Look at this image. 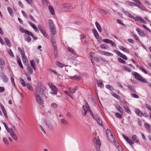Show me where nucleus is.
I'll list each match as a JSON object with an SVG mask.
<instances>
[{
    "label": "nucleus",
    "mask_w": 151,
    "mask_h": 151,
    "mask_svg": "<svg viewBox=\"0 0 151 151\" xmlns=\"http://www.w3.org/2000/svg\"><path fill=\"white\" fill-rule=\"evenodd\" d=\"M50 31L52 34L51 35H54L56 34V30L55 27H50Z\"/></svg>",
    "instance_id": "6ab92c4d"
},
{
    "label": "nucleus",
    "mask_w": 151,
    "mask_h": 151,
    "mask_svg": "<svg viewBox=\"0 0 151 151\" xmlns=\"http://www.w3.org/2000/svg\"><path fill=\"white\" fill-rule=\"evenodd\" d=\"M8 132L10 133V135L11 136L13 134H15L12 128H9V129L7 131Z\"/></svg>",
    "instance_id": "3c124183"
},
{
    "label": "nucleus",
    "mask_w": 151,
    "mask_h": 151,
    "mask_svg": "<svg viewBox=\"0 0 151 151\" xmlns=\"http://www.w3.org/2000/svg\"><path fill=\"white\" fill-rule=\"evenodd\" d=\"M27 69L29 73L30 74H32L33 73V70L32 67L30 66H28L27 68Z\"/></svg>",
    "instance_id": "bb28decb"
},
{
    "label": "nucleus",
    "mask_w": 151,
    "mask_h": 151,
    "mask_svg": "<svg viewBox=\"0 0 151 151\" xmlns=\"http://www.w3.org/2000/svg\"><path fill=\"white\" fill-rule=\"evenodd\" d=\"M94 35L95 37L97 39L99 38V35L97 30L95 29H92Z\"/></svg>",
    "instance_id": "f3484780"
},
{
    "label": "nucleus",
    "mask_w": 151,
    "mask_h": 151,
    "mask_svg": "<svg viewBox=\"0 0 151 151\" xmlns=\"http://www.w3.org/2000/svg\"><path fill=\"white\" fill-rule=\"evenodd\" d=\"M54 35H51V40L53 47L56 46L55 39L54 37Z\"/></svg>",
    "instance_id": "a211bd4d"
},
{
    "label": "nucleus",
    "mask_w": 151,
    "mask_h": 151,
    "mask_svg": "<svg viewBox=\"0 0 151 151\" xmlns=\"http://www.w3.org/2000/svg\"><path fill=\"white\" fill-rule=\"evenodd\" d=\"M131 95L132 97L138 99L139 97V96L137 95L135 93H132L131 94Z\"/></svg>",
    "instance_id": "bf43d9fd"
},
{
    "label": "nucleus",
    "mask_w": 151,
    "mask_h": 151,
    "mask_svg": "<svg viewBox=\"0 0 151 151\" xmlns=\"http://www.w3.org/2000/svg\"><path fill=\"white\" fill-rule=\"evenodd\" d=\"M118 60L120 62L123 63H126V61L121 58H119L118 59Z\"/></svg>",
    "instance_id": "680f3d73"
},
{
    "label": "nucleus",
    "mask_w": 151,
    "mask_h": 151,
    "mask_svg": "<svg viewBox=\"0 0 151 151\" xmlns=\"http://www.w3.org/2000/svg\"><path fill=\"white\" fill-rule=\"evenodd\" d=\"M48 8L51 14L53 15H54L55 13L52 7L51 6H49Z\"/></svg>",
    "instance_id": "ea45409f"
},
{
    "label": "nucleus",
    "mask_w": 151,
    "mask_h": 151,
    "mask_svg": "<svg viewBox=\"0 0 151 151\" xmlns=\"http://www.w3.org/2000/svg\"><path fill=\"white\" fill-rule=\"evenodd\" d=\"M61 122L62 124L65 125H67L68 124V122L64 119H61Z\"/></svg>",
    "instance_id": "8fccbe9b"
},
{
    "label": "nucleus",
    "mask_w": 151,
    "mask_h": 151,
    "mask_svg": "<svg viewBox=\"0 0 151 151\" xmlns=\"http://www.w3.org/2000/svg\"><path fill=\"white\" fill-rule=\"evenodd\" d=\"M71 6L70 3H65L62 4V6L64 8L69 9Z\"/></svg>",
    "instance_id": "cd10ccee"
},
{
    "label": "nucleus",
    "mask_w": 151,
    "mask_h": 151,
    "mask_svg": "<svg viewBox=\"0 0 151 151\" xmlns=\"http://www.w3.org/2000/svg\"><path fill=\"white\" fill-rule=\"evenodd\" d=\"M67 50L69 52L71 53L74 55H77V54L76 53V52L73 49H72L69 47H68L67 48Z\"/></svg>",
    "instance_id": "4be33fe9"
},
{
    "label": "nucleus",
    "mask_w": 151,
    "mask_h": 151,
    "mask_svg": "<svg viewBox=\"0 0 151 151\" xmlns=\"http://www.w3.org/2000/svg\"><path fill=\"white\" fill-rule=\"evenodd\" d=\"M3 141L6 145H9V142L7 139L5 137H4L3 139Z\"/></svg>",
    "instance_id": "09e8293b"
},
{
    "label": "nucleus",
    "mask_w": 151,
    "mask_h": 151,
    "mask_svg": "<svg viewBox=\"0 0 151 151\" xmlns=\"http://www.w3.org/2000/svg\"><path fill=\"white\" fill-rule=\"evenodd\" d=\"M56 64L57 66H59L60 68L62 67L63 66V63L58 61L56 62Z\"/></svg>",
    "instance_id": "49530a36"
},
{
    "label": "nucleus",
    "mask_w": 151,
    "mask_h": 151,
    "mask_svg": "<svg viewBox=\"0 0 151 151\" xmlns=\"http://www.w3.org/2000/svg\"><path fill=\"white\" fill-rule=\"evenodd\" d=\"M35 97L36 98L37 102L38 104L42 105L43 104V101L42 98L39 95L37 94V93H35Z\"/></svg>",
    "instance_id": "0eeeda50"
},
{
    "label": "nucleus",
    "mask_w": 151,
    "mask_h": 151,
    "mask_svg": "<svg viewBox=\"0 0 151 151\" xmlns=\"http://www.w3.org/2000/svg\"><path fill=\"white\" fill-rule=\"evenodd\" d=\"M111 94L113 97L116 98L118 100H120L121 99L119 95L114 93H112Z\"/></svg>",
    "instance_id": "2f4dec72"
},
{
    "label": "nucleus",
    "mask_w": 151,
    "mask_h": 151,
    "mask_svg": "<svg viewBox=\"0 0 151 151\" xmlns=\"http://www.w3.org/2000/svg\"><path fill=\"white\" fill-rule=\"evenodd\" d=\"M99 11L101 14L104 15L107 14L108 13L107 11L102 9H100L99 10Z\"/></svg>",
    "instance_id": "72a5a7b5"
},
{
    "label": "nucleus",
    "mask_w": 151,
    "mask_h": 151,
    "mask_svg": "<svg viewBox=\"0 0 151 151\" xmlns=\"http://www.w3.org/2000/svg\"><path fill=\"white\" fill-rule=\"evenodd\" d=\"M30 63L31 66V67L34 70H36V67L35 65V63L33 60H30Z\"/></svg>",
    "instance_id": "a878e982"
},
{
    "label": "nucleus",
    "mask_w": 151,
    "mask_h": 151,
    "mask_svg": "<svg viewBox=\"0 0 151 151\" xmlns=\"http://www.w3.org/2000/svg\"><path fill=\"white\" fill-rule=\"evenodd\" d=\"M134 2L136 3V4H134V6H136L138 7L141 9L142 7L141 6V3L139 0H133Z\"/></svg>",
    "instance_id": "ddd939ff"
},
{
    "label": "nucleus",
    "mask_w": 151,
    "mask_h": 151,
    "mask_svg": "<svg viewBox=\"0 0 151 151\" xmlns=\"http://www.w3.org/2000/svg\"><path fill=\"white\" fill-rule=\"evenodd\" d=\"M51 106L52 107L55 108L58 107L57 105L55 103H52L51 104Z\"/></svg>",
    "instance_id": "69168bd1"
},
{
    "label": "nucleus",
    "mask_w": 151,
    "mask_h": 151,
    "mask_svg": "<svg viewBox=\"0 0 151 151\" xmlns=\"http://www.w3.org/2000/svg\"><path fill=\"white\" fill-rule=\"evenodd\" d=\"M115 116H116L120 119H121L122 118V115L118 113H115Z\"/></svg>",
    "instance_id": "0e129e2a"
},
{
    "label": "nucleus",
    "mask_w": 151,
    "mask_h": 151,
    "mask_svg": "<svg viewBox=\"0 0 151 151\" xmlns=\"http://www.w3.org/2000/svg\"><path fill=\"white\" fill-rule=\"evenodd\" d=\"M114 51L119 56L122 58L124 60H127V58L126 56L122 53L120 51L116 50H114Z\"/></svg>",
    "instance_id": "1a4fd4ad"
},
{
    "label": "nucleus",
    "mask_w": 151,
    "mask_h": 151,
    "mask_svg": "<svg viewBox=\"0 0 151 151\" xmlns=\"http://www.w3.org/2000/svg\"><path fill=\"white\" fill-rule=\"evenodd\" d=\"M135 112L136 114L139 116H142V112L139 109H135Z\"/></svg>",
    "instance_id": "4468645a"
},
{
    "label": "nucleus",
    "mask_w": 151,
    "mask_h": 151,
    "mask_svg": "<svg viewBox=\"0 0 151 151\" xmlns=\"http://www.w3.org/2000/svg\"><path fill=\"white\" fill-rule=\"evenodd\" d=\"M28 33H29L28 35L31 36L33 38L34 40H36L37 39V37L35 36L31 32H29Z\"/></svg>",
    "instance_id": "37998d69"
},
{
    "label": "nucleus",
    "mask_w": 151,
    "mask_h": 151,
    "mask_svg": "<svg viewBox=\"0 0 151 151\" xmlns=\"http://www.w3.org/2000/svg\"><path fill=\"white\" fill-rule=\"evenodd\" d=\"M27 88L31 91L33 90V88L32 86L29 84L27 83L26 85Z\"/></svg>",
    "instance_id": "864d4df0"
},
{
    "label": "nucleus",
    "mask_w": 151,
    "mask_h": 151,
    "mask_svg": "<svg viewBox=\"0 0 151 151\" xmlns=\"http://www.w3.org/2000/svg\"><path fill=\"white\" fill-rule=\"evenodd\" d=\"M101 54L106 56H113V54L108 52L105 51H103L102 52Z\"/></svg>",
    "instance_id": "b1692460"
},
{
    "label": "nucleus",
    "mask_w": 151,
    "mask_h": 151,
    "mask_svg": "<svg viewBox=\"0 0 151 151\" xmlns=\"http://www.w3.org/2000/svg\"><path fill=\"white\" fill-rule=\"evenodd\" d=\"M17 63L19 65L20 67L22 68H23V65L22 64L21 62L19 59H17Z\"/></svg>",
    "instance_id": "603ef678"
},
{
    "label": "nucleus",
    "mask_w": 151,
    "mask_h": 151,
    "mask_svg": "<svg viewBox=\"0 0 151 151\" xmlns=\"http://www.w3.org/2000/svg\"><path fill=\"white\" fill-rule=\"evenodd\" d=\"M35 91L39 93H44L47 92V90L43 86H40L36 87Z\"/></svg>",
    "instance_id": "20e7f679"
},
{
    "label": "nucleus",
    "mask_w": 151,
    "mask_h": 151,
    "mask_svg": "<svg viewBox=\"0 0 151 151\" xmlns=\"http://www.w3.org/2000/svg\"><path fill=\"white\" fill-rule=\"evenodd\" d=\"M69 78L71 79L80 80L81 79V77L80 76L75 75L73 76H69Z\"/></svg>",
    "instance_id": "f8f14e48"
},
{
    "label": "nucleus",
    "mask_w": 151,
    "mask_h": 151,
    "mask_svg": "<svg viewBox=\"0 0 151 151\" xmlns=\"http://www.w3.org/2000/svg\"><path fill=\"white\" fill-rule=\"evenodd\" d=\"M146 107L149 110L151 111V106L149 104H146L145 105Z\"/></svg>",
    "instance_id": "774afa93"
},
{
    "label": "nucleus",
    "mask_w": 151,
    "mask_h": 151,
    "mask_svg": "<svg viewBox=\"0 0 151 151\" xmlns=\"http://www.w3.org/2000/svg\"><path fill=\"white\" fill-rule=\"evenodd\" d=\"M116 107L120 112L122 114L123 113L124 110L119 105L116 106Z\"/></svg>",
    "instance_id": "7c9ffc66"
},
{
    "label": "nucleus",
    "mask_w": 151,
    "mask_h": 151,
    "mask_svg": "<svg viewBox=\"0 0 151 151\" xmlns=\"http://www.w3.org/2000/svg\"><path fill=\"white\" fill-rule=\"evenodd\" d=\"M46 127L50 129H53V126L51 123L47 124H46Z\"/></svg>",
    "instance_id": "58836bf2"
},
{
    "label": "nucleus",
    "mask_w": 151,
    "mask_h": 151,
    "mask_svg": "<svg viewBox=\"0 0 151 151\" xmlns=\"http://www.w3.org/2000/svg\"><path fill=\"white\" fill-rule=\"evenodd\" d=\"M136 30L139 35L142 37H145V34L140 29L137 28H136Z\"/></svg>",
    "instance_id": "9b49d317"
},
{
    "label": "nucleus",
    "mask_w": 151,
    "mask_h": 151,
    "mask_svg": "<svg viewBox=\"0 0 151 151\" xmlns=\"http://www.w3.org/2000/svg\"><path fill=\"white\" fill-rule=\"evenodd\" d=\"M102 41H104L106 43H110V42L111 40H110L109 39H106L102 40Z\"/></svg>",
    "instance_id": "6e6d98bb"
},
{
    "label": "nucleus",
    "mask_w": 151,
    "mask_h": 151,
    "mask_svg": "<svg viewBox=\"0 0 151 151\" xmlns=\"http://www.w3.org/2000/svg\"><path fill=\"white\" fill-rule=\"evenodd\" d=\"M132 74L137 80L143 82L148 83L147 80L143 78L138 73L136 72H133L132 73Z\"/></svg>",
    "instance_id": "7ed1b4c3"
},
{
    "label": "nucleus",
    "mask_w": 151,
    "mask_h": 151,
    "mask_svg": "<svg viewBox=\"0 0 151 151\" xmlns=\"http://www.w3.org/2000/svg\"><path fill=\"white\" fill-rule=\"evenodd\" d=\"M4 40L7 45L9 47H10L11 46V44L9 40L6 37L5 38Z\"/></svg>",
    "instance_id": "5701e85b"
},
{
    "label": "nucleus",
    "mask_w": 151,
    "mask_h": 151,
    "mask_svg": "<svg viewBox=\"0 0 151 151\" xmlns=\"http://www.w3.org/2000/svg\"><path fill=\"white\" fill-rule=\"evenodd\" d=\"M100 47L102 49H105L107 48V45L105 44H102L100 45Z\"/></svg>",
    "instance_id": "4d7b16f0"
},
{
    "label": "nucleus",
    "mask_w": 151,
    "mask_h": 151,
    "mask_svg": "<svg viewBox=\"0 0 151 151\" xmlns=\"http://www.w3.org/2000/svg\"><path fill=\"white\" fill-rule=\"evenodd\" d=\"M77 88L78 87L77 86H75L73 88H69V89L71 93H74L75 92Z\"/></svg>",
    "instance_id": "c85d7f7f"
},
{
    "label": "nucleus",
    "mask_w": 151,
    "mask_h": 151,
    "mask_svg": "<svg viewBox=\"0 0 151 151\" xmlns=\"http://www.w3.org/2000/svg\"><path fill=\"white\" fill-rule=\"evenodd\" d=\"M119 47L120 50H123L125 52L128 53L129 52V51L126 48L124 47L123 46H120Z\"/></svg>",
    "instance_id": "e433bc0d"
},
{
    "label": "nucleus",
    "mask_w": 151,
    "mask_h": 151,
    "mask_svg": "<svg viewBox=\"0 0 151 151\" xmlns=\"http://www.w3.org/2000/svg\"><path fill=\"white\" fill-rule=\"evenodd\" d=\"M144 124L147 130H148L150 129V124L147 123H145Z\"/></svg>",
    "instance_id": "c03bdc74"
},
{
    "label": "nucleus",
    "mask_w": 151,
    "mask_h": 151,
    "mask_svg": "<svg viewBox=\"0 0 151 151\" xmlns=\"http://www.w3.org/2000/svg\"><path fill=\"white\" fill-rule=\"evenodd\" d=\"M124 109L126 112H127L129 114H131V111L129 108L128 107L124 108Z\"/></svg>",
    "instance_id": "338daca9"
},
{
    "label": "nucleus",
    "mask_w": 151,
    "mask_h": 151,
    "mask_svg": "<svg viewBox=\"0 0 151 151\" xmlns=\"http://www.w3.org/2000/svg\"><path fill=\"white\" fill-rule=\"evenodd\" d=\"M122 136L126 141L129 143L133 148L134 147L133 145L134 142H135L138 144H140V142L136 135H134L132 136V141L130 139L127 137L123 134L122 135Z\"/></svg>",
    "instance_id": "f257e3e1"
},
{
    "label": "nucleus",
    "mask_w": 151,
    "mask_h": 151,
    "mask_svg": "<svg viewBox=\"0 0 151 151\" xmlns=\"http://www.w3.org/2000/svg\"><path fill=\"white\" fill-rule=\"evenodd\" d=\"M1 79L3 82L4 83H6L8 82V79L4 74L2 75L1 76Z\"/></svg>",
    "instance_id": "412c9836"
},
{
    "label": "nucleus",
    "mask_w": 151,
    "mask_h": 151,
    "mask_svg": "<svg viewBox=\"0 0 151 151\" xmlns=\"http://www.w3.org/2000/svg\"><path fill=\"white\" fill-rule=\"evenodd\" d=\"M25 76L26 77V78H27V80L28 81H30L31 80V79L30 78V77L29 75H28L27 73H25Z\"/></svg>",
    "instance_id": "13d9d810"
},
{
    "label": "nucleus",
    "mask_w": 151,
    "mask_h": 151,
    "mask_svg": "<svg viewBox=\"0 0 151 151\" xmlns=\"http://www.w3.org/2000/svg\"><path fill=\"white\" fill-rule=\"evenodd\" d=\"M7 9V10L10 15L11 16H12L13 15V12L12 9L9 7H8Z\"/></svg>",
    "instance_id": "c9c22d12"
},
{
    "label": "nucleus",
    "mask_w": 151,
    "mask_h": 151,
    "mask_svg": "<svg viewBox=\"0 0 151 151\" xmlns=\"http://www.w3.org/2000/svg\"><path fill=\"white\" fill-rule=\"evenodd\" d=\"M49 25L50 28L55 26L53 21L51 19H50L49 20Z\"/></svg>",
    "instance_id": "473e14b6"
},
{
    "label": "nucleus",
    "mask_w": 151,
    "mask_h": 151,
    "mask_svg": "<svg viewBox=\"0 0 151 151\" xmlns=\"http://www.w3.org/2000/svg\"><path fill=\"white\" fill-rule=\"evenodd\" d=\"M48 86L53 91L52 93V94L56 95L57 93L58 88L55 85H53L51 83H48Z\"/></svg>",
    "instance_id": "423d86ee"
},
{
    "label": "nucleus",
    "mask_w": 151,
    "mask_h": 151,
    "mask_svg": "<svg viewBox=\"0 0 151 151\" xmlns=\"http://www.w3.org/2000/svg\"><path fill=\"white\" fill-rule=\"evenodd\" d=\"M22 57L23 62L24 63H26V60L27 61V59L25 56V54H24V55Z\"/></svg>",
    "instance_id": "de8ad7c7"
},
{
    "label": "nucleus",
    "mask_w": 151,
    "mask_h": 151,
    "mask_svg": "<svg viewBox=\"0 0 151 151\" xmlns=\"http://www.w3.org/2000/svg\"><path fill=\"white\" fill-rule=\"evenodd\" d=\"M11 136L15 140H17L18 139L17 137L15 134H13Z\"/></svg>",
    "instance_id": "e2e57ef3"
},
{
    "label": "nucleus",
    "mask_w": 151,
    "mask_h": 151,
    "mask_svg": "<svg viewBox=\"0 0 151 151\" xmlns=\"http://www.w3.org/2000/svg\"><path fill=\"white\" fill-rule=\"evenodd\" d=\"M113 143L115 144V146L117 148L119 151H123V150L122 147L120 146V144L116 140H114Z\"/></svg>",
    "instance_id": "9d476101"
},
{
    "label": "nucleus",
    "mask_w": 151,
    "mask_h": 151,
    "mask_svg": "<svg viewBox=\"0 0 151 151\" xmlns=\"http://www.w3.org/2000/svg\"><path fill=\"white\" fill-rule=\"evenodd\" d=\"M85 101V105L83 106V110H85V111L86 110L87 111H89V109H90V108H89L88 105L86 101Z\"/></svg>",
    "instance_id": "dca6fc26"
},
{
    "label": "nucleus",
    "mask_w": 151,
    "mask_h": 151,
    "mask_svg": "<svg viewBox=\"0 0 151 151\" xmlns=\"http://www.w3.org/2000/svg\"><path fill=\"white\" fill-rule=\"evenodd\" d=\"M97 83H98V86L101 87H104V84H103V83H102V81H97Z\"/></svg>",
    "instance_id": "4c0bfd02"
},
{
    "label": "nucleus",
    "mask_w": 151,
    "mask_h": 151,
    "mask_svg": "<svg viewBox=\"0 0 151 151\" xmlns=\"http://www.w3.org/2000/svg\"><path fill=\"white\" fill-rule=\"evenodd\" d=\"M139 67V70L142 71V72H143L145 74H147V71L144 69L142 67Z\"/></svg>",
    "instance_id": "052dcab7"
},
{
    "label": "nucleus",
    "mask_w": 151,
    "mask_h": 151,
    "mask_svg": "<svg viewBox=\"0 0 151 151\" xmlns=\"http://www.w3.org/2000/svg\"><path fill=\"white\" fill-rule=\"evenodd\" d=\"M106 133L109 139L111 141H112L114 142V140H115L113 137V136L111 133L110 130L107 129L106 130Z\"/></svg>",
    "instance_id": "6e6552de"
},
{
    "label": "nucleus",
    "mask_w": 151,
    "mask_h": 151,
    "mask_svg": "<svg viewBox=\"0 0 151 151\" xmlns=\"http://www.w3.org/2000/svg\"><path fill=\"white\" fill-rule=\"evenodd\" d=\"M127 86L128 88L130 89L132 92L136 93V91L134 86L131 85H127Z\"/></svg>",
    "instance_id": "aec40b11"
},
{
    "label": "nucleus",
    "mask_w": 151,
    "mask_h": 151,
    "mask_svg": "<svg viewBox=\"0 0 151 151\" xmlns=\"http://www.w3.org/2000/svg\"><path fill=\"white\" fill-rule=\"evenodd\" d=\"M96 120L97 122L101 126H102L103 125L102 122V121L100 119V118L98 116H95V119Z\"/></svg>",
    "instance_id": "2eb2a0df"
},
{
    "label": "nucleus",
    "mask_w": 151,
    "mask_h": 151,
    "mask_svg": "<svg viewBox=\"0 0 151 151\" xmlns=\"http://www.w3.org/2000/svg\"><path fill=\"white\" fill-rule=\"evenodd\" d=\"M95 25L98 31L100 32H101V30L100 25L99 24V23L97 22H95Z\"/></svg>",
    "instance_id": "393cba45"
},
{
    "label": "nucleus",
    "mask_w": 151,
    "mask_h": 151,
    "mask_svg": "<svg viewBox=\"0 0 151 151\" xmlns=\"http://www.w3.org/2000/svg\"><path fill=\"white\" fill-rule=\"evenodd\" d=\"M8 53L9 55L12 57L14 58V56L11 49H9L8 51Z\"/></svg>",
    "instance_id": "a18cd8bd"
},
{
    "label": "nucleus",
    "mask_w": 151,
    "mask_h": 151,
    "mask_svg": "<svg viewBox=\"0 0 151 151\" xmlns=\"http://www.w3.org/2000/svg\"><path fill=\"white\" fill-rule=\"evenodd\" d=\"M106 87L111 91H113L114 90V87L110 85H107L106 86Z\"/></svg>",
    "instance_id": "f704fd0d"
},
{
    "label": "nucleus",
    "mask_w": 151,
    "mask_h": 151,
    "mask_svg": "<svg viewBox=\"0 0 151 151\" xmlns=\"http://www.w3.org/2000/svg\"><path fill=\"white\" fill-rule=\"evenodd\" d=\"M20 80L21 82V84L22 86L23 87H25V86H26V85H26L24 80L22 78H20Z\"/></svg>",
    "instance_id": "a19ab883"
},
{
    "label": "nucleus",
    "mask_w": 151,
    "mask_h": 151,
    "mask_svg": "<svg viewBox=\"0 0 151 151\" xmlns=\"http://www.w3.org/2000/svg\"><path fill=\"white\" fill-rule=\"evenodd\" d=\"M95 145L94 146L96 149L97 151H100V148L101 147V144L100 141L99 139L94 138L93 140Z\"/></svg>",
    "instance_id": "39448f33"
},
{
    "label": "nucleus",
    "mask_w": 151,
    "mask_h": 151,
    "mask_svg": "<svg viewBox=\"0 0 151 151\" xmlns=\"http://www.w3.org/2000/svg\"><path fill=\"white\" fill-rule=\"evenodd\" d=\"M19 30L22 32H24L25 33L27 34L28 35L29 34L28 32H29V31L28 30L24 29L22 27H19Z\"/></svg>",
    "instance_id": "c756f323"
},
{
    "label": "nucleus",
    "mask_w": 151,
    "mask_h": 151,
    "mask_svg": "<svg viewBox=\"0 0 151 151\" xmlns=\"http://www.w3.org/2000/svg\"><path fill=\"white\" fill-rule=\"evenodd\" d=\"M132 74L137 80L143 82L148 83L147 80L143 78L138 73L136 72H133L132 73Z\"/></svg>",
    "instance_id": "f03ea898"
},
{
    "label": "nucleus",
    "mask_w": 151,
    "mask_h": 151,
    "mask_svg": "<svg viewBox=\"0 0 151 151\" xmlns=\"http://www.w3.org/2000/svg\"><path fill=\"white\" fill-rule=\"evenodd\" d=\"M122 12L124 13L126 15L128 16L129 17L131 18H132V17H133V15H132L131 14H130L129 12L124 11H122Z\"/></svg>",
    "instance_id": "79ce46f5"
},
{
    "label": "nucleus",
    "mask_w": 151,
    "mask_h": 151,
    "mask_svg": "<svg viewBox=\"0 0 151 151\" xmlns=\"http://www.w3.org/2000/svg\"><path fill=\"white\" fill-rule=\"evenodd\" d=\"M140 17L137 16L136 17H134V16H133L132 19L135 20L136 21H139V20L140 18Z\"/></svg>",
    "instance_id": "5fc2aeb1"
}]
</instances>
